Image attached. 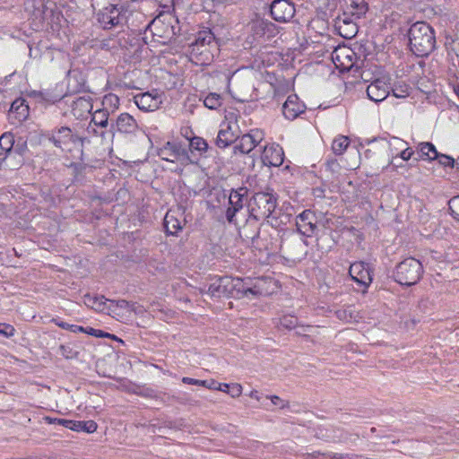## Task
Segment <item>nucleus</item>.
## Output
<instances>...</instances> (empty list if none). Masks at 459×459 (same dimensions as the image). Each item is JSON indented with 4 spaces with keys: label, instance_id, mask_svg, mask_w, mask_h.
Instances as JSON below:
<instances>
[{
    "label": "nucleus",
    "instance_id": "1",
    "mask_svg": "<svg viewBox=\"0 0 459 459\" xmlns=\"http://www.w3.org/2000/svg\"><path fill=\"white\" fill-rule=\"evenodd\" d=\"M408 38L410 49L417 56H428L436 48L434 30L425 22L412 24Z\"/></svg>",
    "mask_w": 459,
    "mask_h": 459
},
{
    "label": "nucleus",
    "instance_id": "2",
    "mask_svg": "<svg viewBox=\"0 0 459 459\" xmlns=\"http://www.w3.org/2000/svg\"><path fill=\"white\" fill-rule=\"evenodd\" d=\"M278 204V195L270 187H266L264 191L255 192L248 202L249 217L247 226L250 221H258L267 220L272 217Z\"/></svg>",
    "mask_w": 459,
    "mask_h": 459
},
{
    "label": "nucleus",
    "instance_id": "3",
    "mask_svg": "<svg viewBox=\"0 0 459 459\" xmlns=\"http://www.w3.org/2000/svg\"><path fill=\"white\" fill-rule=\"evenodd\" d=\"M132 12L126 4H110L96 13L97 21L104 30L124 26Z\"/></svg>",
    "mask_w": 459,
    "mask_h": 459
},
{
    "label": "nucleus",
    "instance_id": "4",
    "mask_svg": "<svg viewBox=\"0 0 459 459\" xmlns=\"http://www.w3.org/2000/svg\"><path fill=\"white\" fill-rule=\"evenodd\" d=\"M422 274V264L413 257H408L395 266L394 279L397 283L410 287L415 285Z\"/></svg>",
    "mask_w": 459,
    "mask_h": 459
},
{
    "label": "nucleus",
    "instance_id": "5",
    "mask_svg": "<svg viewBox=\"0 0 459 459\" xmlns=\"http://www.w3.org/2000/svg\"><path fill=\"white\" fill-rule=\"evenodd\" d=\"M48 139L56 147L64 151H71L78 146L82 147L87 140V138L78 135L68 126H61L53 130Z\"/></svg>",
    "mask_w": 459,
    "mask_h": 459
},
{
    "label": "nucleus",
    "instance_id": "6",
    "mask_svg": "<svg viewBox=\"0 0 459 459\" xmlns=\"http://www.w3.org/2000/svg\"><path fill=\"white\" fill-rule=\"evenodd\" d=\"M235 279L230 276L220 277L211 283L207 290L200 289V293H208L212 297H233L235 298Z\"/></svg>",
    "mask_w": 459,
    "mask_h": 459
},
{
    "label": "nucleus",
    "instance_id": "7",
    "mask_svg": "<svg viewBox=\"0 0 459 459\" xmlns=\"http://www.w3.org/2000/svg\"><path fill=\"white\" fill-rule=\"evenodd\" d=\"M247 194L248 188L246 186L231 189L229 197V207L225 214L229 223L236 224V214L243 209Z\"/></svg>",
    "mask_w": 459,
    "mask_h": 459
},
{
    "label": "nucleus",
    "instance_id": "8",
    "mask_svg": "<svg viewBox=\"0 0 459 459\" xmlns=\"http://www.w3.org/2000/svg\"><path fill=\"white\" fill-rule=\"evenodd\" d=\"M349 274L354 281L362 287L363 292L366 291L373 280L372 268L368 264L362 261L351 264Z\"/></svg>",
    "mask_w": 459,
    "mask_h": 459
},
{
    "label": "nucleus",
    "instance_id": "9",
    "mask_svg": "<svg viewBox=\"0 0 459 459\" xmlns=\"http://www.w3.org/2000/svg\"><path fill=\"white\" fill-rule=\"evenodd\" d=\"M296 9L290 0H273L270 5V13L273 20L279 22H290Z\"/></svg>",
    "mask_w": 459,
    "mask_h": 459
},
{
    "label": "nucleus",
    "instance_id": "10",
    "mask_svg": "<svg viewBox=\"0 0 459 459\" xmlns=\"http://www.w3.org/2000/svg\"><path fill=\"white\" fill-rule=\"evenodd\" d=\"M297 232L306 238L312 237L316 230V216L310 210H305L296 219Z\"/></svg>",
    "mask_w": 459,
    "mask_h": 459
},
{
    "label": "nucleus",
    "instance_id": "11",
    "mask_svg": "<svg viewBox=\"0 0 459 459\" xmlns=\"http://www.w3.org/2000/svg\"><path fill=\"white\" fill-rule=\"evenodd\" d=\"M264 139V133L258 129L252 130L249 134L242 135L238 143L234 146V152L242 154L249 153Z\"/></svg>",
    "mask_w": 459,
    "mask_h": 459
},
{
    "label": "nucleus",
    "instance_id": "12",
    "mask_svg": "<svg viewBox=\"0 0 459 459\" xmlns=\"http://www.w3.org/2000/svg\"><path fill=\"white\" fill-rule=\"evenodd\" d=\"M262 162L267 167H279L283 163L284 152L281 146L276 143H271L264 147Z\"/></svg>",
    "mask_w": 459,
    "mask_h": 459
},
{
    "label": "nucleus",
    "instance_id": "13",
    "mask_svg": "<svg viewBox=\"0 0 459 459\" xmlns=\"http://www.w3.org/2000/svg\"><path fill=\"white\" fill-rule=\"evenodd\" d=\"M138 124L133 116L128 113L120 114L114 122L110 123V131L120 134H134L138 130Z\"/></svg>",
    "mask_w": 459,
    "mask_h": 459
},
{
    "label": "nucleus",
    "instance_id": "14",
    "mask_svg": "<svg viewBox=\"0 0 459 459\" xmlns=\"http://www.w3.org/2000/svg\"><path fill=\"white\" fill-rule=\"evenodd\" d=\"M306 110V105L300 101L296 94L288 96L287 100L282 105V113L289 120L296 119L299 115Z\"/></svg>",
    "mask_w": 459,
    "mask_h": 459
},
{
    "label": "nucleus",
    "instance_id": "15",
    "mask_svg": "<svg viewBox=\"0 0 459 459\" xmlns=\"http://www.w3.org/2000/svg\"><path fill=\"white\" fill-rule=\"evenodd\" d=\"M159 156L169 162H176L185 157L186 152L177 142H168L158 152Z\"/></svg>",
    "mask_w": 459,
    "mask_h": 459
},
{
    "label": "nucleus",
    "instance_id": "16",
    "mask_svg": "<svg viewBox=\"0 0 459 459\" xmlns=\"http://www.w3.org/2000/svg\"><path fill=\"white\" fill-rule=\"evenodd\" d=\"M67 89L70 93L89 91L85 76L78 70H71L67 74Z\"/></svg>",
    "mask_w": 459,
    "mask_h": 459
},
{
    "label": "nucleus",
    "instance_id": "17",
    "mask_svg": "<svg viewBox=\"0 0 459 459\" xmlns=\"http://www.w3.org/2000/svg\"><path fill=\"white\" fill-rule=\"evenodd\" d=\"M367 94L372 101L381 102L389 95V87L384 81L377 79L368 86Z\"/></svg>",
    "mask_w": 459,
    "mask_h": 459
},
{
    "label": "nucleus",
    "instance_id": "18",
    "mask_svg": "<svg viewBox=\"0 0 459 459\" xmlns=\"http://www.w3.org/2000/svg\"><path fill=\"white\" fill-rule=\"evenodd\" d=\"M235 282V298L237 299H242L248 295L258 297L263 294V290L259 286V281L251 286L243 279L236 278Z\"/></svg>",
    "mask_w": 459,
    "mask_h": 459
},
{
    "label": "nucleus",
    "instance_id": "19",
    "mask_svg": "<svg viewBox=\"0 0 459 459\" xmlns=\"http://www.w3.org/2000/svg\"><path fill=\"white\" fill-rule=\"evenodd\" d=\"M72 114L77 119H82L92 110V99L87 95L79 97L71 104Z\"/></svg>",
    "mask_w": 459,
    "mask_h": 459
},
{
    "label": "nucleus",
    "instance_id": "20",
    "mask_svg": "<svg viewBox=\"0 0 459 459\" xmlns=\"http://www.w3.org/2000/svg\"><path fill=\"white\" fill-rule=\"evenodd\" d=\"M181 213L176 211H169L163 221L165 231L168 235L176 236L182 230L183 225L180 220Z\"/></svg>",
    "mask_w": 459,
    "mask_h": 459
},
{
    "label": "nucleus",
    "instance_id": "21",
    "mask_svg": "<svg viewBox=\"0 0 459 459\" xmlns=\"http://www.w3.org/2000/svg\"><path fill=\"white\" fill-rule=\"evenodd\" d=\"M58 424L77 432L93 433L97 430L98 425L94 420H59Z\"/></svg>",
    "mask_w": 459,
    "mask_h": 459
},
{
    "label": "nucleus",
    "instance_id": "22",
    "mask_svg": "<svg viewBox=\"0 0 459 459\" xmlns=\"http://www.w3.org/2000/svg\"><path fill=\"white\" fill-rule=\"evenodd\" d=\"M282 248L293 259L301 261L307 256V250H305L304 244L299 238H291L287 240Z\"/></svg>",
    "mask_w": 459,
    "mask_h": 459
},
{
    "label": "nucleus",
    "instance_id": "23",
    "mask_svg": "<svg viewBox=\"0 0 459 459\" xmlns=\"http://www.w3.org/2000/svg\"><path fill=\"white\" fill-rule=\"evenodd\" d=\"M134 103L142 110L153 111L159 108L160 101L157 94L144 92L134 97Z\"/></svg>",
    "mask_w": 459,
    "mask_h": 459
},
{
    "label": "nucleus",
    "instance_id": "24",
    "mask_svg": "<svg viewBox=\"0 0 459 459\" xmlns=\"http://www.w3.org/2000/svg\"><path fill=\"white\" fill-rule=\"evenodd\" d=\"M350 49L336 50L333 54V61L337 69L341 71H350L353 66L352 59L351 58Z\"/></svg>",
    "mask_w": 459,
    "mask_h": 459
},
{
    "label": "nucleus",
    "instance_id": "25",
    "mask_svg": "<svg viewBox=\"0 0 459 459\" xmlns=\"http://www.w3.org/2000/svg\"><path fill=\"white\" fill-rule=\"evenodd\" d=\"M213 33L209 30L199 31L195 37V39L191 44L192 53L203 54L204 50L201 48H205L214 41Z\"/></svg>",
    "mask_w": 459,
    "mask_h": 459
},
{
    "label": "nucleus",
    "instance_id": "26",
    "mask_svg": "<svg viewBox=\"0 0 459 459\" xmlns=\"http://www.w3.org/2000/svg\"><path fill=\"white\" fill-rule=\"evenodd\" d=\"M238 139V135L232 130L230 125H227L225 128L220 129L217 138H216V145L219 148L224 149L230 146L231 143L236 142Z\"/></svg>",
    "mask_w": 459,
    "mask_h": 459
},
{
    "label": "nucleus",
    "instance_id": "27",
    "mask_svg": "<svg viewBox=\"0 0 459 459\" xmlns=\"http://www.w3.org/2000/svg\"><path fill=\"white\" fill-rule=\"evenodd\" d=\"M9 112L17 121L22 122L29 116V107L23 99H16L12 103Z\"/></svg>",
    "mask_w": 459,
    "mask_h": 459
},
{
    "label": "nucleus",
    "instance_id": "28",
    "mask_svg": "<svg viewBox=\"0 0 459 459\" xmlns=\"http://www.w3.org/2000/svg\"><path fill=\"white\" fill-rule=\"evenodd\" d=\"M15 139L11 132H5L0 136V156L6 158L13 151Z\"/></svg>",
    "mask_w": 459,
    "mask_h": 459
},
{
    "label": "nucleus",
    "instance_id": "29",
    "mask_svg": "<svg viewBox=\"0 0 459 459\" xmlns=\"http://www.w3.org/2000/svg\"><path fill=\"white\" fill-rule=\"evenodd\" d=\"M106 301H108L110 304V307H117V308H123L126 309L128 311H133L135 314L142 313L143 311L142 306L136 305V303L129 302L126 299H106Z\"/></svg>",
    "mask_w": 459,
    "mask_h": 459
},
{
    "label": "nucleus",
    "instance_id": "30",
    "mask_svg": "<svg viewBox=\"0 0 459 459\" xmlns=\"http://www.w3.org/2000/svg\"><path fill=\"white\" fill-rule=\"evenodd\" d=\"M109 110L108 108L96 110L92 116L91 124L93 123L95 126L106 128L109 125Z\"/></svg>",
    "mask_w": 459,
    "mask_h": 459
},
{
    "label": "nucleus",
    "instance_id": "31",
    "mask_svg": "<svg viewBox=\"0 0 459 459\" xmlns=\"http://www.w3.org/2000/svg\"><path fill=\"white\" fill-rule=\"evenodd\" d=\"M418 153L422 160H433L437 158V151L433 143L426 142L419 144Z\"/></svg>",
    "mask_w": 459,
    "mask_h": 459
},
{
    "label": "nucleus",
    "instance_id": "32",
    "mask_svg": "<svg viewBox=\"0 0 459 459\" xmlns=\"http://www.w3.org/2000/svg\"><path fill=\"white\" fill-rule=\"evenodd\" d=\"M349 8L351 16L359 19L368 12V4L365 0H350Z\"/></svg>",
    "mask_w": 459,
    "mask_h": 459
},
{
    "label": "nucleus",
    "instance_id": "33",
    "mask_svg": "<svg viewBox=\"0 0 459 459\" xmlns=\"http://www.w3.org/2000/svg\"><path fill=\"white\" fill-rule=\"evenodd\" d=\"M214 390H219L229 394L232 398H237L242 394V386L240 384H221L217 383Z\"/></svg>",
    "mask_w": 459,
    "mask_h": 459
},
{
    "label": "nucleus",
    "instance_id": "34",
    "mask_svg": "<svg viewBox=\"0 0 459 459\" xmlns=\"http://www.w3.org/2000/svg\"><path fill=\"white\" fill-rule=\"evenodd\" d=\"M349 145V137L340 134L333 141L332 150L335 155H342L347 150Z\"/></svg>",
    "mask_w": 459,
    "mask_h": 459
},
{
    "label": "nucleus",
    "instance_id": "35",
    "mask_svg": "<svg viewBox=\"0 0 459 459\" xmlns=\"http://www.w3.org/2000/svg\"><path fill=\"white\" fill-rule=\"evenodd\" d=\"M304 459H359L358 454H333V455H320L313 454L304 457Z\"/></svg>",
    "mask_w": 459,
    "mask_h": 459
},
{
    "label": "nucleus",
    "instance_id": "36",
    "mask_svg": "<svg viewBox=\"0 0 459 459\" xmlns=\"http://www.w3.org/2000/svg\"><path fill=\"white\" fill-rule=\"evenodd\" d=\"M204 104L209 109H217L222 105V98L220 94L212 92L205 97Z\"/></svg>",
    "mask_w": 459,
    "mask_h": 459
},
{
    "label": "nucleus",
    "instance_id": "37",
    "mask_svg": "<svg viewBox=\"0 0 459 459\" xmlns=\"http://www.w3.org/2000/svg\"><path fill=\"white\" fill-rule=\"evenodd\" d=\"M182 382L186 385H201V386L206 387L208 389H212V390H214L215 385H217V382L213 379L207 381V380L195 379V378L188 377H184L182 378Z\"/></svg>",
    "mask_w": 459,
    "mask_h": 459
},
{
    "label": "nucleus",
    "instance_id": "38",
    "mask_svg": "<svg viewBox=\"0 0 459 459\" xmlns=\"http://www.w3.org/2000/svg\"><path fill=\"white\" fill-rule=\"evenodd\" d=\"M32 95L48 102L55 103L63 98V95H54L49 91H34Z\"/></svg>",
    "mask_w": 459,
    "mask_h": 459
},
{
    "label": "nucleus",
    "instance_id": "39",
    "mask_svg": "<svg viewBox=\"0 0 459 459\" xmlns=\"http://www.w3.org/2000/svg\"><path fill=\"white\" fill-rule=\"evenodd\" d=\"M190 148L195 151H198L199 152H204L208 150V143L207 142L199 136H193L190 139Z\"/></svg>",
    "mask_w": 459,
    "mask_h": 459
},
{
    "label": "nucleus",
    "instance_id": "40",
    "mask_svg": "<svg viewBox=\"0 0 459 459\" xmlns=\"http://www.w3.org/2000/svg\"><path fill=\"white\" fill-rule=\"evenodd\" d=\"M103 105L108 108V110L114 112L119 107V98L112 93L108 94L104 97Z\"/></svg>",
    "mask_w": 459,
    "mask_h": 459
},
{
    "label": "nucleus",
    "instance_id": "41",
    "mask_svg": "<svg viewBox=\"0 0 459 459\" xmlns=\"http://www.w3.org/2000/svg\"><path fill=\"white\" fill-rule=\"evenodd\" d=\"M298 325V318L293 316H285L281 318L280 325L282 328L291 330L294 329Z\"/></svg>",
    "mask_w": 459,
    "mask_h": 459
},
{
    "label": "nucleus",
    "instance_id": "42",
    "mask_svg": "<svg viewBox=\"0 0 459 459\" xmlns=\"http://www.w3.org/2000/svg\"><path fill=\"white\" fill-rule=\"evenodd\" d=\"M450 214L459 221V195L454 196L448 202Z\"/></svg>",
    "mask_w": 459,
    "mask_h": 459
},
{
    "label": "nucleus",
    "instance_id": "43",
    "mask_svg": "<svg viewBox=\"0 0 459 459\" xmlns=\"http://www.w3.org/2000/svg\"><path fill=\"white\" fill-rule=\"evenodd\" d=\"M56 325L61 327L62 329L70 330L73 333L81 332L82 333L84 331V327L76 325H70L68 323L59 321L58 319H53L52 320Z\"/></svg>",
    "mask_w": 459,
    "mask_h": 459
},
{
    "label": "nucleus",
    "instance_id": "44",
    "mask_svg": "<svg viewBox=\"0 0 459 459\" xmlns=\"http://www.w3.org/2000/svg\"><path fill=\"white\" fill-rule=\"evenodd\" d=\"M59 350L61 351L62 356L67 359H74L77 358L78 356V351L74 350V348L71 347L70 345L62 344L60 345Z\"/></svg>",
    "mask_w": 459,
    "mask_h": 459
},
{
    "label": "nucleus",
    "instance_id": "45",
    "mask_svg": "<svg viewBox=\"0 0 459 459\" xmlns=\"http://www.w3.org/2000/svg\"><path fill=\"white\" fill-rule=\"evenodd\" d=\"M436 160H437L438 163L443 165L444 167H454L455 163L454 158H452L451 156L440 154L438 152Z\"/></svg>",
    "mask_w": 459,
    "mask_h": 459
},
{
    "label": "nucleus",
    "instance_id": "46",
    "mask_svg": "<svg viewBox=\"0 0 459 459\" xmlns=\"http://www.w3.org/2000/svg\"><path fill=\"white\" fill-rule=\"evenodd\" d=\"M15 329L13 325L8 324H0V334L5 337L13 336Z\"/></svg>",
    "mask_w": 459,
    "mask_h": 459
},
{
    "label": "nucleus",
    "instance_id": "47",
    "mask_svg": "<svg viewBox=\"0 0 459 459\" xmlns=\"http://www.w3.org/2000/svg\"><path fill=\"white\" fill-rule=\"evenodd\" d=\"M103 299H106L103 296L101 297H91V295L87 294L83 297L84 303L89 306L92 307L97 302H100V304L104 303Z\"/></svg>",
    "mask_w": 459,
    "mask_h": 459
},
{
    "label": "nucleus",
    "instance_id": "48",
    "mask_svg": "<svg viewBox=\"0 0 459 459\" xmlns=\"http://www.w3.org/2000/svg\"><path fill=\"white\" fill-rule=\"evenodd\" d=\"M103 299H106L103 296L101 297H91V295L87 294L83 297L84 303L89 306L92 307L97 302H100V304L104 303Z\"/></svg>",
    "mask_w": 459,
    "mask_h": 459
},
{
    "label": "nucleus",
    "instance_id": "49",
    "mask_svg": "<svg viewBox=\"0 0 459 459\" xmlns=\"http://www.w3.org/2000/svg\"><path fill=\"white\" fill-rule=\"evenodd\" d=\"M138 389H139V387L136 386L135 388L131 389L130 392L139 394V395H142L143 397H155V394H154L155 392H154V390H152L151 388H144L142 391H139Z\"/></svg>",
    "mask_w": 459,
    "mask_h": 459
},
{
    "label": "nucleus",
    "instance_id": "50",
    "mask_svg": "<svg viewBox=\"0 0 459 459\" xmlns=\"http://www.w3.org/2000/svg\"><path fill=\"white\" fill-rule=\"evenodd\" d=\"M269 398L272 401L273 404L279 406L281 409L290 407V403L288 401H284L277 395H271Z\"/></svg>",
    "mask_w": 459,
    "mask_h": 459
},
{
    "label": "nucleus",
    "instance_id": "51",
    "mask_svg": "<svg viewBox=\"0 0 459 459\" xmlns=\"http://www.w3.org/2000/svg\"><path fill=\"white\" fill-rule=\"evenodd\" d=\"M82 333H86L90 335H92V336H95V337H99V338H102L104 336H108V333H106L102 330H99V329H94V328H91V327H87V328H84V331Z\"/></svg>",
    "mask_w": 459,
    "mask_h": 459
},
{
    "label": "nucleus",
    "instance_id": "52",
    "mask_svg": "<svg viewBox=\"0 0 459 459\" xmlns=\"http://www.w3.org/2000/svg\"><path fill=\"white\" fill-rule=\"evenodd\" d=\"M243 234H244V237L246 238V239L251 240V242L254 244L255 242V240L259 238L260 230H259V228H256L253 231V233H248V232H247V228H244Z\"/></svg>",
    "mask_w": 459,
    "mask_h": 459
},
{
    "label": "nucleus",
    "instance_id": "53",
    "mask_svg": "<svg viewBox=\"0 0 459 459\" xmlns=\"http://www.w3.org/2000/svg\"><path fill=\"white\" fill-rule=\"evenodd\" d=\"M413 153L414 152L411 148H406L400 153V158L403 160H409Z\"/></svg>",
    "mask_w": 459,
    "mask_h": 459
},
{
    "label": "nucleus",
    "instance_id": "54",
    "mask_svg": "<svg viewBox=\"0 0 459 459\" xmlns=\"http://www.w3.org/2000/svg\"><path fill=\"white\" fill-rule=\"evenodd\" d=\"M87 131H88V133H89V134H94V135H100V136H101L102 138H104V137H105V135H106V132H105V131L98 132V131L96 130V128H94V127H91V124H90V125H89V126L87 127Z\"/></svg>",
    "mask_w": 459,
    "mask_h": 459
},
{
    "label": "nucleus",
    "instance_id": "55",
    "mask_svg": "<svg viewBox=\"0 0 459 459\" xmlns=\"http://www.w3.org/2000/svg\"><path fill=\"white\" fill-rule=\"evenodd\" d=\"M399 91V89H393V93L397 98H403L408 95L407 90L401 89L400 91Z\"/></svg>",
    "mask_w": 459,
    "mask_h": 459
},
{
    "label": "nucleus",
    "instance_id": "56",
    "mask_svg": "<svg viewBox=\"0 0 459 459\" xmlns=\"http://www.w3.org/2000/svg\"><path fill=\"white\" fill-rule=\"evenodd\" d=\"M26 148V143H22V145L19 144V143L16 144V146L14 147L13 146V151L19 154H22L24 151V149Z\"/></svg>",
    "mask_w": 459,
    "mask_h": 459
},
{
    "label": "nucleus",
    "instance_id": "57",
    "mask_svg": "<svg viewBox=\"0 0 459 459\" xmlns=\"http://www.w3.org/2000/svg\"><path fill=\"white\" fill-rule=\"evenodd\" d=\"M180 133L182 135H184L189 141L192 138L190 135H188L189 134H192V132L190 131V129L188 127L181 128Z\"/></svg>",
    "mask_w": 459,
    "mask_h": 459
},
{
    "label": "nucleus",
    "instance_id": "58",
    "mask_svg": "<svg viewBox=\"0 0 459 459\" xmlns=\"http://www.w3.org/2000/svg\"><path fill=\"white\" fill-rule=\"evenodd\" d=\"M336 315L340 319H346V311L345 310H338L336 312Z\"/></svg>",
    "mask_w": 459,
    "mask_h": 459
},
{
    "label": "nucleus",
    "instance_id": "59",
    "mask_svg": "<svg viewBox=\"0 0 459 459\" xmlns=\"http://www.w3.org/2000/svg\"><path fill=\"white\" fill-rule=\"evenodd\" d=\"M249 396L251 398H254V399L257 400V401H259V399H260V397L258 395V392L256 390L251 391L250 394H249Z\"/></svg>",
    "mask_w": 459,
    "mask_h": 459
},
{
    "label": "nucleus",
    "instance_id": "60",
    "mask_svg": "<svg viewBox=\"0 0 459 459\" xmlns=\"http://www.w3.org/2000/svg\"><path fill=\"white\" fill-rule=\"evenodd\" d=\"M273 24L272 22H264V21H261V22H259V26H260L261 28H263V29H265V28H267V27H269V26H273Z\"/></svg>",
    "mask_w": 459,
    "mask_h": 459
},
{
    "label": "nucleus",
    "instance_id": "61",
    "mask_svg": "<svg viewBox=\"0 0 459 459\" xmlns=\"http://www.w3.org/2000/svg\"><path fill=\"white\" fill-rule=\"evenodd\" d=\"M60 419H56V418H51V417H46L45 418V420L48 423H57L58 424V420Z\"/></svg>",
    "mask_w": 459,
    "mask_h": 459
},
{
    "label": "nucleus",
    "instance_id": "62",
    "mask_svg": "<svg viewBox=\"0 0 459 459\" xmlns=\"http://www.w3.org/2000/svg\"><path fill=\"white\" fill-rule=\"evenodd\" d=\"M307 238L305 237L304 239H300V241L302 242V244H304V247H305V250H307V247L308 246V242L307 240Z\"/></svg>",
    "mask_w": 459,
    "mask_h": 459
},
{
    "label": "nucleus",
    "instance_id": "63",
    "mask_svg": "<svg viewBox=\"0 0 459 459\" xmlns=\"http://www.w3.org/2000/svg\"><path fill=\"white\" fill-rule=\"evenodd\" d=\"M106 337H107V338H110V339H114V340H117V336H115L114 334L109 333H108V336H106Z\"/></svg>",
    "mask_w": 459,
    "mask_h": 459
},
{
    "label": "nucleus",
    "instance_id": "64",
    "mask_svg": "<svg viewBox=\"0 0 459 459\" xmlns=\"http://www.w3.org/2000/svg\"><path fill=\"white\" fill-rule=\"evenodd\" d=\"M342 22H343V23H345V24H350V23H351L350 20H349L347 17H344V18L342 19Z\"/></svg>",
    "mask_w": 459,
    "mask_h": 459
}]
</instances>
